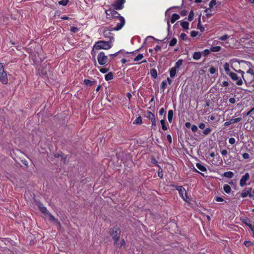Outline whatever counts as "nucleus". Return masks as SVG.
<instances>
[{"label":"nucleus","instance_id":"obj_24","mask_svg":"<svg viewBox=\"0 0 254 254\" xmlns=\"http://www.w3.org/2000/svg\"><path fill=\"white\" fill-rule=\"evenodd\" d=\"M223 189L225 192L227 193H229L231 191V187L227 184L224 185Z\"/></svg>","mask_w":254,"mask_h":254},{"label":"nucleus","instance_id":"obj_6","mask_svg":"<svg viewBox=\"0 0 254 254\" xmlns=\"http://www.w3.org/2000/svg\"><path fill=\"white\" fill-rule=\"evenodd\" d=\"M115 23H116L117 26L112 28V30H119L122 28L125 24V19L124 17L120 16L118 18L114 19Z\"/></svg>","mask_w":254,"mask_h":254},{"label":"nucleus","instance_id":"obj_22","mask_svg":"<svg viewBox=\"0 0 254 254\" xmlns=\"http://www.w3.org/2000/svg\"><path fill=\"white\" fill-rule=\"evenodd\" d=\"M181 25L185 30H188L189 28V23L187 21L182 22L181 23Z\"/></svg>","mask_w":254,"mask_h":254},{"label":"nucleus","instance_id":"obj_32","mask_svg":"<svg viewBox=\"0 0 254 254\" xmlns=\"http://www.w3.org/2000/svg\"><path fill=\"white\" fill-rule=\"evenodd\" d=\"M125 244H126V242H125V240L122 239L120 243H119V241H118V244H114V245L116 246L118 248H121V247L125 245Z\"/></svg>","mask_w":254,"mask_h":254},{"label":"nucleus","instance_id":"obj_39","mask_svg":"<svg viewBox=\"0 0 254 254\" xmlns=\"http://www.w3.org/2000/svg\"><path fill=\"white\" fill-rule=\"evenodd\" d=\"M69 0H62L58 2V3L60 5H62L63 6H65L67 5V4L68 3Z\"/></svg>","mask_w":254,"mask_h":254},{"label":"nucleus","instance_id":"obj_63","mask_svg":"<svg viewBox=\"0 0 254 254\" xmlns=\"http://www.w3.org/2000/svg\"><path fill=\"white\" fill-rule=\"evenodd\" d=\"M187 14V11L186 10H183L181 11L180 12V14L183 16L186 15Z\"/></svg>","mask_w":254,"mask_h":254},{"label":"nucleus","instance_id":"obj_8","mask_svg":"<svg viewBox=\"0 0 254 254\" xmlns=\"http://www.w3.org/2000/svg\"><path fill=\"white\" fill-rule=\"evenodd\" d=\"M231 79L234 81H236V84L238 85H241L243 84V81L240 78L237 74L234 72L230 73L229 75Z\"/></svg>","mask_w":254,"mask_h":254},{"label":"nucleus","instance_id":"obj_52","mask_svg":"<svg viewBox=\"0 0 254 254\" xmlns=\"http://www.w3.org/2000/svg\"><path fill=\"white\" fill-rule=\"evenodd\" d=\"M36 205L38 206L39 209L44 206L43 204L40 201H36Z\"/></svg>","mask_w":254,"mask_h":254},{"label":"nucleus","instance_id":"obj_13","mask_svg":"<svg viewBox=\"0 0 254 254\" xmlns=\"http://www.w3.org/2000/svg\"><path fill=\"white\" fill-rule=\"evenodd\" d=\"M224 70L226 72V73L227 74V75H229L230 73H231L232 72L230 71V68H229V64L228 63H225L224 64Z\"/></svg>","mask_w":254,"mask_h":254},{"label":"nucleus","instance_id":"obj_62","mask_svg":"<svg viewBox=\"0 0 254 254\" xmlns=\"http://www.w3.org/2000/svg\"><path fill=\"white\" fill-rule=\"evenodd\" d=\"M229 101L231 104H234L236 102V100L234 98H230L229 100Z\"/></svg>","mask_w":254,"mask_h":254},{"label":"nucleus","instance_id":"obj_26","mask_svg":"<svg viewBox=\"0 0 254 254\" xmlns=\"http://www.w3.org/2000/svg\"><path fill=\"white\" fill-rule=\"evenodd\" d=\"M120 16H121L120 14L116 11L115 10H112V17L114 19L118 18Z\"/></svg>","mask_w":254,"mask_h":254},{"label":"nucleus","instance_id":"obj_36","mask_svg":"<svg viewBox=\"0 0 254 254\" xmlns=\"http://www.w3.org/2000/svg\"><path fill=\"white\" fill-rule=\"evenodd\" d=\"M107 18H110L112 17V9H109L106 10Z\"/></svg>","mask_w":254,"mask_h":254},{"label":"nucleus","instance_id":"obj_31","mask_svg":"<svg viewBox=\"0 0 254 254\" xmlns=\"http://www.w3.org/2000/svg\"><path fill=\"white\" fill-rule=\"evenodd\" d=\"M146 117L148 119L150 120H152V119L155 118L154 115L150 111H147Z\"/></svg>","mask_w":254,"mask_h":254},{"label":"nucleus","instance_id":"obj_4","mask_svg":"<svg viewBox=\"0 0 254 254\" xmlns=\"http://www.w3.org/2000/svg\"><path fill=\"white\" fill-rule=\"evenodd\" d=\"M171 187L175 188L178 191L179 195L186 202L188 201V199L189 198L187 195L186 190L181 186H176L174 185H171Z\"/></svg>","mask_w":254,"mask_h":254},{"label":"nucleus","instance_id":"obj_41","mask_svg":"<svg viewBox=\"0 0 254 254\" xmlns=\"http://www.w3.org/2000/svg\"><path fill=\"white\" fill-rule=\"evenodd\" d=\"M216 4V0H211L209 4V6L210 9H212L213 6Z\"/></svg>","mask_w":254,"mask_h":254},{"label":"nucleus","instance_id":"obj_33","mask_svg":"<svg viewBox=\"0 0 254 254\" xmlns=\"http://www.w3.org/2000/svg\"><path fill=\"white\" fill-rule=\"evenodd\" d=\"M160 123L161 124V127H162V129H163L164 130H166L168 129L167 127L165 125V121L164 119L161 120L160 121Z\"/></svg>","mask_w":254,"mask_h":254},{"label":"nucleus","instance_id":"obj_38","mask_svg":"<svg viewBox=\"0 0 254 254\" xmlns=\"http://www.w3.org/2000/svg\"><path fill=\"white\" fill-rule=\"evenodd\" d=\"M177 42V40L176 38H173L172 40L169 42L170 46H175Z\"/></svg>","mask_w":254,"mask_h":254},{"label":"nucleus","instance_id":"obj_58","mask_svg":"<svg viewBox=\"0 0 254 254\" xmlns=\"http://www.w3.org/2000/svg\"><path fill=\"white\" fill-rule=\"evenodd\" d=\"M229 142L231 144H234L235 143V139L233 137H231L229 139Z\"/></svg>","mask_w":254,"mask_h":254},{"label":"nucleus","instance_id":"obj_10","mask_svg":"<svg viewBox=\"0 0 254 254\" xmlns=\"http://www.w3.org/2000/svg\"><path fill=\"white\" fill-rule=\"evenodd\" d=\"M250 179V175L248 173H247L242 176L240 182V185L241 187H244L246 185V182Z\"/></svg>","mask_w":254,"mask_h":254},{"label":"nucleus","instance_id":"obj_2","mask_svg":"<svg viewBox=\"0 0 254 254\" xmlns=\"http://www.w3.org/2000/svg\"><path fill=\"white\" fill-rule=\"evenodd\" d=\"M109 233L114 242V244H117L120 237L121 230L117 227H114L110 229Z\"/></svg>","mask_w":254,"mask_h":254},{"label":"nucleus","instance_id":"obj_23","mask_svg":"<svg viewBox=\"0 0 254 254\" xmlns=\"http://www.w3.org/2000/svg\"><path fill=\"white\" fill-rule=\"evenodd\" d=\"M241 220L247 226L251 223V220L247 217L241 218Z\"/></svg>","mask_w":254,"mask_h":254},{"label":"nucleus","instance_id":"obj_21","mask_svg":"<svg viewBox=\"0 0 254 254\" xmlns=\"http://www.w3.org/2000/svg\"><path fill=\"white\" fill-rule=\"evenodd\" d=\"M177 69L175 67H173L171 69H170V77L173 78L176 73Z\"/></svg>","mask_w":254,"mask_h":254},{"label":"nucleus","instance_id":"obj_18","mask_svg":"<svg viewBox=\"0 0 254 254\" xmlns=\"http://www.w3.org/2000/svg\"><path fill=\"white\" fill-rule=\"evenodd\" d=\"M201 54L200 52H195L193 53L192 58L194 60H198L201 58Z\"/></svg>","mask_w":254,"mask_h":254},{"label":"nucleus","instance_id":"obj_27","mask_svg":"<svg viewBox=\"0 0 254 254\" xmlns=\"http://www.w3.org/2000/svg\"><path fill=\"white\" fill-rule=\"evenodd\" d=\"M211 11L212 9L210 8H206L204 10V12H206V16L207 17H210L213 15L212 13L211 12Z\"/></svg>","mask_w":254,"mask_h":254},{"label":"nucleus","instance_id":"obj_56","mask_svg":"<svg viewBox=\"0 0 254 254\" xmlns=\"http://www.w3.org/2000/svg\"><path fill=\"white\" fill-rule=\"evenodd\" d=\"M79 30V29L75 27H71L70 28V31L73 33H76L78 32Z\"/></svg>","mask_w":254,"mask_h":254},{"label":"nucleus","instance_id":"obj_5","mask_svg":"<svg viewBox=\"0 0 254 254\" xmlns=\"http://www.w3.org/2000/svg\"><path fill=\"white\" fill-rule=\"evenodd\" d=\"M0 81L4 84L8 83L7 73L4 71V65L2 63H0Z\"/></svg>","mask_w":254,"mask_h":254},{"label":"nucleus","instance_id":"obj_43","mask_svg":"<svg viewBox=\"0 0 254 254\" xmlns=\"http://www.w3.org/2000/svg\"><path fill=\"white\" fill-rule=\"evenodd\" d=\"M84 83L86 85L91 86L93 83V81L89 79H84Z\"/></svg>","mask_w":254,"mask_h":254},{"label":"nucleus","instance_id":"obj_64","mask_svg":"<svg viewBox=\"0 0 254 254\" xmlns=\"http://www.w3.org/2000/svg\"><path fill=\"white\" fill-rule=\"evenodd\" d=\"M254 111V107L252 108L251 110H250L249 112H248L245 115L246 116H249L253 111Z\"/></svg>","mask_w":254,"mask_h":254},{"label":"nucleus","instance_id":"obj_11","mask_svg":"<svg viewBox=\"0 0 254 254\" xmlns=\"http://www.w3.org/2000/svg\"><path fill=\"white\" fill-rule=\"evenodd\" d=\"M252 188H250L249 190L247 191H243L241 193V196L242 197H246L247 196H249V197L251 198H253L254 197V195L251 193Z\"/></svg>","mask_w":254,"mask_h":254},{"label":"nucleus","instance_id":"obj_1","mask_svg":"<svg viewBox=\"0 0 254 254\" xmlns=\"http://www.w3.org/2000/svg\"><path fill=\"white\" fill-rule=\"evenodd\" d=\"M111 42L109 41H98L95 43V45L93 46V50L91 51V54L92 56L94 55L95 53L94 52V50H108L111 48L112 45L111 44Z\"/></svg>","mask_w":254,"mask_h":254},{"label":"nucleus","instance_id":"obj_37","mask_svg":"<svg viewBox=\"0 0 254 254\" xmlns=\"http://www.w3.org/2000/svg\"><path fill=\"white\" fill-rule=\"evenodd\" d=\"M193 16H194L193 11L192 10H191L190 12V13L188 16V20L190 21H191L193 19Z\"/></svg>","mask_w":254,"mask_h":254},{"label":"nucleus","instance_id":"obj_55","mask_svg":"<svg viewBox=\"0 0 254 254\" xmlns=\"http://www.w3.org/2000/svg\"><path fill=\"white\" fill-rule=\"evenodd\" d=\"M191 129L192 132H196L198 130L197 127L195 125H192L191 127Z\"/></svg>","mask_w":254,"mask_h":254},{"label":"nucleus","instance_id":"obj_34","mask_svg":"<svg viewBox=\"0 0 254 254\" xmlns=\"http://www.w3.org/2000/svg\"><path fill=\"white\" fill-rule=\"evenodd\" d=\"M98 68L99 69V71L103 73H105L109 70V68L106 67H98Z\"/></svg>","mask_w":254,"mask_h":254},{"label":"nucleus","instance_id":"obj_12","mask_svg":"<svg viewBox=\"0 0 254 254\" xmlns=\"http://www.w3.org/2000/svg\"><path fill=\"white\" fill-rule=\"evenodd\" d=\"M46 216H49V219L50 221L55 222L56 223L60 225V223H59V222H58V221L55 218V217L51 213L49 212V213H48Z\"/></svg>","mask_w":254,"mask_h":254},{"label":"nucleus","instance_id":"obj_61","mask_svg":"<svg viewBox=\"0 0 254 254\" xmlns=\"http://www.w3.org/2000/svg\"><path fill=\"white\" fill-rule=\"evenodd\" d=\"M198 127L200 129H203L205 128V125L204 124L201 123L199 124Z\"/></svg>","mask_w":254,"mask_h":254},{"label":"nucleus","instance_id":"obj_3","mask_svg":"<svg viewBox=\"0 0 254 254\" xmlns=\"http://www.w3.org/2000/svg\"><path fill=\"white\" fill-rule=\"evenodd\" d=\"M98 64L101 65H104L110 62L108 56H106L103 52H101L97 56Z\"/></svg>","mask_w":254,"mask_h":254},{"label":"nucleus","instance_id":"obj_25","mask_svg":"<svg viewBox=\"0 0 254 254\" xmlns=\"http://www.w3.org/2000/svg\"><path fill=\"white\" fill-rule=\"evenodd\" d=\"M196 166L199 170L202 172H206L207 171L206 168L199 163H196Z\"/></svg>","mask_w":254,"mask_h":254},{"label":"nucleus","instance_id":"obj_30","mask_svg":"<svg viewBox=\"0 0 254 254\" xmlns=\"http://www.w3.org/2000/svg\"><path fill=\"white\" fill-rule=\"evenodd\" d=\"M183 60H179L175 64V68L177 69L179 68L183 64Z\"/></svg>","mask_w":254,"mask_h":254},{"label":"nucleus","instance_id":"obj_28","mask_svg":"<svg viewBox=\"0 0 254 254\" xmlns=\"http://www.w3.org/2000/svg\"><path fill=\"white\" fill-rule=\"evenodd\" d=\"M220 46L212 47L210 48V51L213 52H217L221 50Z\"/></svg>","mask_w":254,"mask_h":254},{"label":"nucleus","instance_id":"obj_47","mask_svg":"<svg viewBox=\"0 0 254 254\" xmlns=\"http://www.w3.org/2000/svg\"><path fill=\"white\" fill-rule=\"evenodd\" d=\"M159 167L160 169L158 171V176L160 178H162L163 177V171H162V169L161 168V167L160 166H159Z\"/></svg>","mask_w":254,"mask_h":254},{"label":"nucleus","instance_id":"obj_53","mask_svg":"<svg viewBox=\"0 0 254 254\" xmlns=\"http://www.w3.org/2000/svg\"><path fill=\"white\" fill-rule=\"evenodd\" d=\"M198 35V32L195 31H192L190 32V36L192 38L196 37Z\"/></svg>","mask_w":254,"mask_h":254},{"label":"nucleus","instance_id":"obj_14","mask_svg":"<svg viewBox=\"0 0 254 254\" xmlns=\"http://www.w3.org/2000/svg\"><path fill=\"white\" fill-rule=\"evenodd\" d=\"M222 176L231 179L233 177L234 173L231 171L226 172L222 175Z\"/></svg>","mask_w":254,"mask_h":254},{"label":"nucleus","instance_id":"obj_20","mask_svg":"<svg viewBox=\"0 0 254 254\" xmlns=\"http://www.w3.org/2000/svg\"><path fill=\"white\" fill-rule=\"evenodd\" d=\"M113 77H114V74L112 72H109L105 76V78L106 81L110 80L113 79Z\"/></svg>","mask_w":254,"mask_h":254},{"label":"nucleus","instance_id":"obj_49","mask_svg":"<svg viewBox=\"0 0 254 254\" xmlns=\"http://www.w3.org/2000/svg\"><path fill=\"white\" fill-rule=\"evenodd\" d=\"M244 244L247 247H249L253 245V243L251 242L250 241H245L244 242Z\"/></svg>","mask_w":254,"mask_h":254},{"label":"nucleus","instance_id":"obj_50","mask_svg":"<svg viewBox=\"0 0 254 254\" xmlns=\"http://www.w3.org/2000/svg\"><path fill=\"white\" fill-rule=\"evenodd\" d=\"M180 38L183 40H186L187 39V36L184 33H182L180 35Z\"/></svg>","mask_w":254,"mask_h":254},{"label":"nucleus","instance_id":"obj_7","mask_svg":"<svg viewBox=\"0 0 254 254\" xmlns=\"http://www.w3.org/2000/svg\"><path fill=\"white\" fill-rule=\"evenodd\" d=\"M126 0H116L113 4L112 6L116 10L122 9L124 8V4Z\"/></svg>","mask_w":254,"mask_h":254},{"label":"nucleus","instance_id":"obj_15","mask_svg":"<svg viewBox=\"0 0 254 254\" xmlns=\"http://www.w3.org/2000/svg\"><path fill=\"white\" fill-rule=\"evenodd\" d=\"M180 15L176 13H174L171 19V22L172 23H174L176 20H178L180 18Z\"/></svg>","mask_w":254,"mask_h":254},{"label":"nucleus","instance_id":"obj_44","mask_svg":"<svg viewBox=\"0 0 254 254\" xmlns=\"http://www.w3.org/2000/svg\"><path fill=\"white\" fill-rule=\"evenodd\" d=\"M211 130L212 129L211 128H206L203 131V133L205 135H208L211 132Z\"/></svg>","mask_w":254,"mask_h":254},{"label":"nucleus","instance_id":"obj_19","mask_svg":"<svg viewBox=\"0 0 254 254\" xmlns=\"http://www.w3.org/2000/svg\"><path fill=\"white\" fill-rule=\"evenodd\" d=\"M174 112L172 110H170L168 111V119L169 123H172V120H173V117Z\"/></svg>","mask_w":254,"mask_h":254},{"label":"nucleus","instance_id":"obj_35","mask_svg":"<svg viewBox=\"0 0 254 254\" xmlns=\"http://www.w3.org/2000/svg\"><path fill=\"white\" fill-rule=\"evenodd\" d=\"M40 210L41 212L43 213L45 215H47L48 213H49V211L47 210V208L45 206L42 207Z\"/></svg>","mask_w":254,"mask_h":254},{"label":"nucleus","instance_id":"obj_46","mask_svg":"<svg viewBox=\"0 0 254 254\" xmlns=\"http://www.w3.org/2000/svg\"><path fill=\"white\" fill-rule=\"evenodd\" d=\"M229 38V36L225 34L218 38V39L221 41H225Z\"/></svg>","mask_w":254,"mask_h":254},{"label":"nucleus","instance_id":"obj_40","mask_svg":"<svg viewBox=\"0 0 254 254\" xmlns=\"http://www.w3.org/2000/svg\"><path fill=\"white\" fill-rule=\"evenodd\" d=\"M242 120L241 118H237L235 119H232L230 120L232 124H235L237 122H239Z\"/></svg>","mask_w":254,"mask_h":254},{"label":"nucleus","instance_id":"obj_57","mask_svg":"<svg viewBox=\"0 0 254 254\" xmlns=\"http://www.w3.org/2000/svg\"><path fill=\"white\" fill-rule=\"evenodd\" d=\"M242 156H243V158L245 159H247L250 158V155L247 153H244L242 154Z\"/></svg>","mask_w":254,"mask_h":254},{"label":"nucleus","instance_id":"obj_60","mask_svg":"<svg viewBox=\"0 0 254 254\" xmlns=\"http://www.w3.org/2000/svg\"><path fill=\"white\" fill-rule=\"evenodd\" d=\"M165 113V109L163 108H161L159 111V114L160 116H162Z\"/></svg>","mask_w":254,"mask_h":254},{"label":"nucleus","instance_id":"obj_42","mask_svg":"<svg viewBox=\"0 0 254 254\" xmlns=\"http://www.w3.org/2000/svg\"><path fill=\"white\" fill-rule=\"evenodd\" d=\"M143 58V55L141 54H138L133 60L134 62L138 61Z\"/></svg>","mask_w":254,"mask_h":254},{"label":"nucleus","instance_id":"obj_9","mask_svg":"<svg viewBox=\"0 0 254 254\" xmlns=\"http://www.w3.org/2000/svg\"><path fill=\"white\" fill-rule=\"evenodd\" d=\"M112 30V28H111V29H105L103 31L104 36L105 38H109L110 39L109 42H112V41H113L114 39L113 34L111 32Z\"/></svg>","mask_w":254,"mask_h":254},{"label":"nucleus","instance_id":"obj_54","mask_svg":"<svg viewBox=\"0 0 254 254\" xmlns=\"http://www.w3.org/2000/svg\"><path fill=\"white\" fill-rule=\"evenodd\" d=\"M151 162L152 164L156 165L157 166H159V165H157V161L154 157H152L151 158Z\"/></svg>","mask_w":254,"mask_h":254},{"label":"nucleus","instance_id":"obj_16","mask_svg":"<svg viewBox=\"0 0 254 254\" xmlns=\"http://www.w3.org/2000/svg\"><path fill=\"white\" fill-rule=\"evenodd\" d=\"M197 28L198 29L200 30V31L201 32H203L204 30V27L201 24L200 15L199 16V17L198 18Z\"/></svg>","mask_w":254,"mask_h":254},{"label":"nucleus","instance_id":"obj_48","mask_svg":"<svg viewBox=\"0 0 254 254\" xmlns=\"http://www.w3.org/2000/svg\"><path fill=\"white\" fill-rule=\"evenodd\" d=\"M210 50L205 49L202 52V54L203 56L206 57L210 54Z\"/></svg>","mask_w":254,"mask_h":254},{"label":"nucleus","instance_id":"obj_51","mask_svg":"<svg viewBox=\"0 0 254 254\" xmlns=\"http://www.w3.org/2000/svg\"><path fill=\"white\" fill-rule=\"evenodd\" d=\"M211 74H214L216 71V69L213 66H211L209 70Z\"/></svg>","mask_w":254,"mask_h":254},{"label":"nucleus","instance_id":"obj_45","mask_svg":"<svg viewBox=\"0 0 254 254\" xmlns=\"http://www.w3.org/2000/svg\"><path fill=\"white\" fill-rule=\"evenodd\" d=\"M166 85H167V82L165 80L161 82V89L162 90V91H164Z\"/></svg>","mask_w":254,"mask_h":254},{"label":"nucleus","instance_id":"obj_17","mask_svg":"<svg viewBox=\"0 0 254 254\" xmlns=\"http://www.w3.org/2000/svg\"><path fill=\"white\" fill-rule=\"evenodd\" d=\"M150 74L151 76L153 79H156L157 76V71L156 69L155 68H152L150 69Z\"/></svg>","mask_w":254,"mask_h":254},{"label":"nucleus","instance_id":"obj_59","mask_svg":"<svg viewBox=\"0 0 254 254\" xmlns=\"http://www.w3.org/2000/svg\"><path fill=\"white\" fill-rule=\"evenodd\" d=\"M215 199L217 202L223 201L224 200L223 198L220 196H217L215 198Z\"/></svg>","mask_w":254,"mask_h":254},{"label":"nucleus","instance_id":"obj_29","mask_svg":"<svg viewBox=\"0 0 254 254\" xmlns=\"http://www.w3.org/2000/svg\"><path fill=\"white\" fill-rule=\"evenodd\" d=\"M142 123V118L140 116L137 117L133 122V124L140 125Z\"/></svg>","mask_w":254,"mask_h":254}]
</instances>
